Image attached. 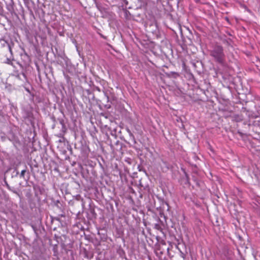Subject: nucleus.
Returning <instances> with one entry per match:
<instances>
[{
  "instance_id": "obj_1",
  "label": "nucleus",
  "mask_w": 260,
  "mask_h": 260,
  "mask_svg": "<svg viewBox=\"0 0 260 260\" xmlns=\"http://www.w3.org/2000/svg\"><path fill=\"white\" fill-rule=\"evenodd\" d=\"M209 54L215 62L220 64H223L224 63L225 55L222 46L218 44L215 45L209 50Z\"/></svg>"
},
{
  "instance_id": "obj_2",
  "label": "nucleus",
  "mask_w": 260,
  "mask_h": 260,
  "mask_svg": "<svg viewBox=\"0 0 260 260\" xmlns=\"http://www.w3.org/2000/svg\"><path fill=\"white\" fill-rule=\"evenodd\" d=\"M126 132L128 133V135H129V136L130 137V140H132V141L134 143H136V140H135V136L133 134V133H132V132L131 131V130L128 128L127 127L126 128Z\"/></svg>"
},
{
  "instance_id": "obj_3",
  "label": "nucleus",
  "mask_w": 260,
  "mask_h": 260,
  "mask_svg": "<svg viewBox=\"0 0 260 260\" xmlns=\"http://www.w3.org/2000/svg\"><path fill=\"white\" fill-rule=\"evenodd\" d=\"M0 43H1V45L3 47H5V46H6V45H7L9 47L10 52L12 53L11 48L10 47L9 44L8 43V42L7 41H6L4 39L1 38L0 39Z\"/></svg>"
},
{
  "instance_id": "obj_4",
  "label": "nucleus",
  "mask_w": 260,
  "mask_h": 260,
  "mask_svg": "<svg viewBox=\"0 0 260 260\" xmlns=\"http://www.w3.org/2000/svg\"><path fill=\"white\" fill-rule=\"evenodd\" d=\"M59 123L61 125L62 128H61V132H63V133H65L67 131V128L66 127V125L64 123V120L62 119H59Z\"/></svg>"
},
{
  "instance_id": "obj_5",
  "label": "nucleus",
  "mask_w": 260,
  "mask_h": 260,
  "mask_svg": "<svg viewBox=\"0 0 260 260\" xmlns=\"http://www.w3.org/2000/svg\"><path fill=\"white\" fill-rule=\"evenodd\" d=\"M13 59H12L11 58H7L5 62L10 65H12Z\"/></svg>"
},
{
  "instance_id": "obj_6",
  "label": "nucleus",
  "mask_w": 260,
  "mask_h": 260,
  "mask_svg": "<svg viewBox=\"0 0 260 260\" xmlns=\"http://www.w3.org/2000/svg\"><path fill=\"white\" fill-rule=\"evenodd\" d=\"M26 172V171L25 169L23 170L22 171H21L20 175V177L23 178L24 177V174H25Z\"/></svg>"
},
{
  "instance_id": "obj_7",
  "label": "nucleus",
  "mask_w": 260,
  "mask_h": 260,
  "mask_svg": "<svg viewBox=\"0 0 260 260\" xmlns=\"http://www.w3.org/2000/svg\"><path fill=\"white\" fill-rule=\"evenodd\" d=\"M9 190H10L12 192H13V193L16 194L18 196H19V197L20 196L19 193L14 188H11V189H10Z\"/></svg>"
},
{
  "instance_id": "obj_8",
  "label": "nucleus",
  "mask_w": 260,
  "mask_h": 260,
  "mask_svg": "<svg viewBox=\"0 0 260 260\" xmlns=\"http://www.w3.org/2000/svg\"><path fill=\"white\" fill-rule=\"evenodd\" d=\"M103 92L104 93V95L106 96L107 101L109 102V96H108V92L107 91H103Z\"/></svg>"
},
{
  "instance_id": "obj_9",
  "label": "nucleus",
  "mask_w": 260,
  "mask_h": 260,
  "mask_svg": "<svg viewBox=\"0 0 260 260\" xmlns=\"http://www.w3.org/2000/svg\"><path fill=\"white\" fill-rule=\"evenodd\" d=\"M93 88L94 90L98 91L99 92L101 91V89H100V88L98 86H94Z\"/></svg>"
},
{
  "instance_id": "obj_10",
  "label": "nucleus",
  "mask_w": 260,
  "mask_h": 260,
  "mask_svg": "<svg viewBox=\"0 0 260 260\" xmlns=\"http://www.w3.org/2000/svg\"><path fill=\"white\" fill-rule=\"evenodd\" d=\"M64 134V133H63V132H62V133H60L58 135H57V136L60 138H63Z\"/></svg>"
},
{
  "instance_id": "obj_11",
  "label": "nucleus",
  "mask_w": 260,
  "mask_h": 260,
  "mask_svg": "<svg viewBox=\"0 0 260 260\" xmlns=\"http://www.w3.org/2000/svg\"><path fill=\"white\" fill-rule=\"evenodd\" d=\"M7 185V188H8V189H9V190L11 189V188H12V187H11L8 185V183H7V185Z\"/></svg>"
},
{
  "instance_id": "obj_12",
  "label": "nucleus",
  "mask_w": 260,
  "mask_h": 260,
  "mask_svg": "<svg viewBox=\"0 0 260 260\" xmlns=\"http://www.w3.org/2000/svg\"><path fill=\"white\" fill-rule=\"evenodd\" d=\"M185 176L186 177L187 181H188V175H187V174L186 173H185Z\"/></svg>"
},
{
  "instance_id": "obj_13",
  "label": "nucleus",
  "mask_w": 260,
  "mask_h": 260,
  "mask_svg": "<svg viewBox=\"0 0 260 260\" xmlns=\"http://www.w3.org/2000/svg\"><path fill=\"white\" fill-rule=\"evenodd\" d=\"M171 73H172V74H175V75H177V76H178V75H178V73H176V72H171Z\"/></svg>"
},
{
  "instance_id": "obj_14",
  "label": "nucleus",
  "mask_w": 260,
  "mask_h": 260,
  "mask_svg": "<svg viewBox=\"0 0 260 260\" xmlns=\"http://www.w3.org/2000/svg\"><path fill=\"white\" fill-rule=\"evenodd\" d=\"M25 90L28 92V93H30V90H29V89L27 88H25Z\"/></svg>"
}]
</instances>
